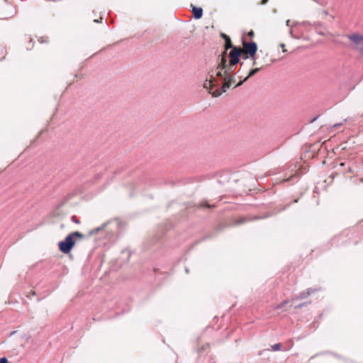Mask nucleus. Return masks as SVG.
<instances>
[{"label": "nucleus", "instance_id": "f257e3e1", "mask_svg": "<svg viewBox=\"0 0 363 363\" xmlns=\"http://www.w3.org/2000/svg\"><path fill=\"white\" fill-rule=\"evenodd\" d=\"M84 235L82 233L75 231L68 234L64 240L59 242L58 247L61 252L69 254L74 246L75 243L82 240Z\"/></svg>", "mask_w": 363, "mask_h": 363}, {"label": "nucleus", "instance_id": "f03ea898", "mask_svg": "<svg viewBox=\"0 0 363 363\" xmlns=\"http://www.w3.org/2000/svg\"><path fill=\"white\" fill-rule=\"evenodd\" d=\"M252 60L253 66H257L261 69L267 66H269L272 63V60L269 56L268 53H265L262 50H260L259 53Z\"/></svg>", "mask_w": 363, "mask_h": 363}, {"label": "nucleus", "instance_id": "7ed1b4c3", "mask_svg": "<svg viewBox=\"0 0 363 363\" xmlns=\"http://www.w3.org/2000/svg\"><path fill=\"white\" fill-rule=\"evenodd\" d=\"M236 82L234 75H230L225 77V79L223 86L220 89H217L212 92V96L218 97L220 96L223 92H225L233 84Z\"/></svg>", "mask_w": 363, "mask_h": 363}, {"label": "nucleus", "instance_id": "20e7f679", "mask_svg": "<svg viewBox=\"0 0 363 363\" xmlns=\"http://www.w3.org/2000/svg\"><path fill=\"white\" fill-rule=\"evenodd\" d=\"M352 43L353 48L363 54V35L357 33H352L346 35Z\"/></svg>", "mask_w": 363, "mask_h": 363}, {"label": "nucleus", "instance_id": "39448f33", "mask_svg": "<svg viewBox=\"0 0 363 363\" xmlns=\"http://www.w3.org/2000/svg\"><path fill=\"white\" fill-rule=\"evenodd\" d=\"M235 66L232 65L230 63H228L226 55H220V62L217 66L216 69H222L223 70V74L225 77H228L232 75L231 73L235 70Z\"/></svg>", "mask_w": 363, "mask_h": 363}, {"label": "nucleus", "instance_id": "423d86ee", "mask_svg": "<svg viewBox=\"0 0 363 363\" xmlns=\"http://www.w3.org/2000/svg\"><path fill=\"white\" fill-rule=\"evenodd\" d=\"M257 51V45L255 42H242V48H241V53L245 52L249 55L251 58H254L256 56Z\"/></svg>", "mask_w": 363, "mask_h": 363}, {"label": "nucleus", "instance_id": "0eeeda50", "mask_svg": "<svg viewBox=\"0 0 363 363\" xmlns=\"http://www.w3.org/2000/svg\"><path fill=\"white\" fill-rule=\"evenodd\" d=\"M232 50L229 52V63L232 65H236L240 60V57L242 55L241 53V48L240 47H233Z\"/></svg>", "mask_w": 363, "mask_h": 363}, {"label": "nucleus", "instance_id": "6e6552de", "mask_svg": "<svg viewBox=\"0 0 363 363\" xmlns=\"http://www.w3.org/2000/svg\"><path fill=\"white\" fill-rule=\"evenodd\" d=\"M316 289H308L307 290L301 292L298 295H296L293 297V300L304 299L308 298L311 294L316 291Z\"/></svg>", "mask_w": 363, "mask_h": 363}, {"label": "nucleus", "instance_id": "1a4fd4ad", "mask_svg": "<svg viewBox=\"0 0 363 363\" xmlns=\"http://www.w3.org/2000/svg\"><path fill=\"white\" fill-rule=\"evenodd\" d=\"M215 78L213 75L211 76L210 79H206L203 84V87L207 90H208V92L212 95L211 90L213 89V86H215Z\"/></svg>", "mask_w": 363, "mask_h": 363}, {"label": "nucleus", "instance_id": "9d476101", "mask_svg": "<svg viewBox=\"0 0 363 363\" xmlns=\"http://www.w3.org/2000/svg\"><path fill=\"white\" fill-rule=\"evenodd\" d=\"M220 36L225 40V50L222 53V55H226L227 54V50L228 49L233 48V46L232 45L231 40H230V37L228 35H227L226 34L222 33L220 34Z\"/></svg>", "mask_w": 363, "mask_h": 363}, {"label": "nucleus", "instance_id": "9b49d317", "mask_svg": "<svg viewBox=\"0 0 363 363\" xmlns=\"http://www.w3.org/2000/svg\"><path fill=\"white\" fill-rule=\"evenodd\" d=\"M256 67L253 69H251L248 74V75L242 81H240L235 86V87H237V86H240L241 84H242V83L245 81H247L250 77H252L253 75H255L256 73H257L259 70H261V69L257 67V66H255Z\"/></svg>", "mask_w": 363, "mask_h": 363}, {"label": "nucleus", "instance_id": "f8f14e48", "mask_svg": "<svg viewBox=\"0 0 363 363\" xmlns=\"http://www.w3.org/2000/svg\"><path fill=\"white\" fill-rule=\"evenodd\" d=\"M192 13L194 14V17L196 19H199L203 16V9L201 7H196L192 6Z\"/></svg>", "mask_w": 363, "mask_h": 363}, {"label": "nucleus", "instance_id": "ddd939ff", "mask_svg": "<svg viewBox=\"0 0 363 363\" xmlns=\"http://www.w3.org/2000/svg\"><path fill=\"white\" fill-rule=\"evenodd\" d=\"M198 208H203V207H206V208H216V205L215 204H210L208 203V202L207 201H203L201 202H200L198 205H197Z\"/></svg>", "mask_w": 363, "mask_h": 363}, {"label": "nucleus", "instance_id": "4468645a", "mask_svg": "<svg viewBox=\"0 0 363 363\" xmlns=\"http://www.w3.org/2000/svg\"><path fill=\"white\" fill-rule=\"evenodd\" d=\"M289 300H285L284 301H282L281 303L278 304L275 308L276 309H281L282 308H284V306H286L287 304H289Z\"/></svg>", "mask_w": 363, "mask_h": 363}, {"label": "nucleus", "instance_id": "2eb2a0df", "mask_svg": "<svg viewBox=\"0 0 363 363\" xmlns=\"http://www.w3.org/2000/svg\"><path fill=\"white\" fill-rule=\"evenodd\" d=\"M248 220H248V219H247V218H240L238 219V220L235 221V224H236V225L242 224V223H245V222H247V221H248Z\"/></svg>", "mask_w": 363, "mask_h": 363}, {"label": "nucleus", "instance_id": "dca6fc26", "mask_svg": "<svg viewBox=\"0 0 363 363\" xmlns=\"http://www.w3.org/2000/svg\"><path fill=\"white\" fill-rule=\"evenodd\" d=\"M281 343H277V344H275L274 345L272 346V348L273 350L274 351H278V350H280L281 349Z\"/></svg>", "mask_w": 363, "mask_h": 363}, {"label": "nucleus", "instance_id": "f3484780", "mask_svg": "<svg viewBox=\"0 0 363 363\" xmlns=\"http://www.w3.org/2000/svg\"><path fill=\"white\" fill-rule=\"evenodd\" d=\"M217 70H218V72H216V76L223 78L224 80L225 75L223 74V70H222V69H217Z\"/></svg>", "mask_w": 363, "mask_h": 363}, {"label": "nucleus", "instance_id": "a211bd4d", "mask_svg": "<svg viewBox=\"0 0 363 363\" xmlns=\"http://www.w3.org/2000/svg\"><path fill=\"white\" fill-rule=\"evenodd\" d=\"M71 220L77 223V224H79L80 223V221L77 219V216H72V218H71Z\"/></svg>", "mask_w": 363, "mask_h": 363}, {"label": "nucleus", "instance_id": "6ab92c4d", "mask_svg": "<svg viewBox=\"0 0 363 363\" xmlns=\"http://www.w3.org/2000/svg\"><path fill=\"white\" fill-rule=\"evenodd\" d=\"M243 60H247L250 57L249 55H247L245 52H242L241 56H240Z\"/></svg>", "mask_w": 363, "mask_h": 363}, {"label": "nucleus", "instance_id": "aec40b11", "mask_svg": "<svg viewBox=\"0 0 363 363\" xmlns=\"http://www.w3.org/2000/svg\"><path fill=\"white\" fill-rule=\"evenodd\" d=\"M35 295H36V292H35V291H34V290H31V291H30L29 294H27V295H26V296H27L28 298H30V296H35Z\"/></svg>", "mask_w": 363, "mask_h": 363}, {"label": "nucleus", "instance_id": "412c9836", "mask_svg": "<svg viewBox=\"0 0 363 363\" xmlns=\"http://www.w3.org/2000/svg\"><path fill=\"white\" fill-rule=\"evenodd\" d=\"M99 230H100V228H96V229H94V230H91V231L89 232V235H92V234L97 233L99 231Z\"/></svg>", "mask_w": 363, "mask_h": 363}, {"label": "nucleus", "instance_id": "4be33fe9", "mask_svg": "<svg viewBox=\"0 0 363 363\" xmlns=\"http://www.w3.org/2000/svg\"><path fill=\"white\" fill-rule=\"evenodd\" d=\"M0 363H8V359L6 357H2L0 359Z\"/></svg>", "mask_w": 363, "mask_h": 363}, {"label": "nucleus", "instance_id": "5701e85b", "mask_svg": "<svg viewBox=\"0 0 363 363\" xmlns=\"http://www.w3.org/2000/svg\"><path fill=\"white\" fill-rule=\"evenodd\" d=\"M254 35H255V34H254V31H253V30H251L250 32H248V33H247V35H248L250 38H252V37H254Z\"/></svg>", "mask_w": 363, "mask_h": 363}, {"label": "nucleus", "instance_id": "b1692460", "mask_svg": "<svg viewBox=\"0 0 363 363\" xmlns=\"http://www.w3.org/2000/svg\"><path fill=\"white\" fill-rule=\"evenodd\" d=\"M281 48H282V51H283L284 52H286V48H285V45H284V44H281Z\"/></svg>", "mask_w": 363, "mask_h": 363}, {"label": "nucleus", "instance_id": "393cba45", "mask_svg": "<svg viewBox=\"0 0 363 363\" xmlns=\"http://www.w3.org/2000/svg\"><path fill=\"white\" fill-rule=\"evenodd\" d=\"M269 0H262L260 2V4H266L268 2Z\"/></svg>", "mask_w": 363, "mask_h": 363}, {"label": "nucleus", "instance_id": "a878e982", "mask_svg": "<svg viewBox=\"0 0 363 363\" xmlns=\"http://www.w3.org/2000/svg\"><path fill=\"white\" fill-rule=\"evenodd\" d=\"M306 305V303H301V304H299L298 306H295V308H299L301 307H302L303 306Z\"/></svg>", "mask_w": 363, "mask_h": 363}, {"label": "nucleus", "instance_id": "bb28decb", "mask_svg": "<svg viewBox=\"0 0 363 363\" xmlns=\"http://www.w3.org/2000/svg\"><path fill=\"white\" fill-rule=\"evenodd\" d=\"M348 172H350V173H352V168L351 167H348V170H347Z\"/></svg>", "mask_w": 363, "mask_h": 363}, {"label": "nucleus", "instance_id": "cd10ccee", "mask_svg": "<svg viewBox=\"0 0 363 363\" xmlns=\"http://www.w3.org/2000/svg\"><path fill=\"white\" fill-rule=\"evenodd\" d=\"M340 166H344V165H345V163L341 162V163L340 164Z\"/></svg>", "mask_w": 363, "mask_h": 363}, {"label": "nucleus", "instance_id": "c85d7f7f", "mask_svg": "<svg viewBox=\"0 0 363 363\" xmlns=\"http://www.w3.org/2000/svg\"><path fill=\"white\" fill-rule=\"evenodd\" d=\"M362 181L363 182V179H362Z\"/></svg>", "mask_w": 363, "mask_h": 363}]
</instances>
